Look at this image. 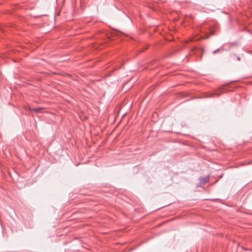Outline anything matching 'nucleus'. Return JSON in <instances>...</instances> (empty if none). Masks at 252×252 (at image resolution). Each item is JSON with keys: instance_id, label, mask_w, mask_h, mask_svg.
I'll return each instance as SVG.
<instances>
[{"instance_id": "nucleus-5", "label": "nucleus", "mask_w": 252, "mask_h": 252, "mask_svg": "<svg viewBox=\"0 0 252 252\" xmlns=\"http://www.w3.org/2000/svg\"><path fill=\"white\" fill-rule=\"evenodd\" d=\"M238 60H239V61H240V57H238Z\"/></svg>"}, {"instance_id": "nucleus-1", "label": "nucleus", "mask_w": 252, "mask_h": 252, "mask_svg": "<svg viewBox=\"0 0 252 252\" xmlns=\"http://www.w3.org/2000/svg\"><path fill=\"white\" fill-rule=\"evenodd\" d=\"M209 180V176H206L204 178H200L199 182L201 184H204L208 182Z\"/></svg>"}, {"instance_id": "nucleus-4", "label": "nucleus", "mask_w": 252, "mask_h": 252, "mask_svg": "<svg viewBox=\"0 0 252 252\" xmlns=\"http://www.w3.org/2000/svg\"><path fill=\"white\" fill-rule=\"evenodd\" d=\"M220 51V49H218L215 51H213V54H215L216 53Z\"/></svg>"}, {"instance_id": "nucleus-2", "label": "nucleus", "mask_w": 252, "mask_h": 252, "mask_svg": "<svg viewBox=\"0 0 252 252\" xmlns=\"http://www.w3.org/2000/svg\"><path fill=\"white\" fill-rule=\"evenodd\" d=\"M220 95V93H219L218 92L214 93H210L209 94H208L206 97H214L215 96H219Z\"/></svg>"}, {"instance_id": "nucleus-3", "label": "nucleus", "mask_w": 252, "mask_h": 252, "mask_svg": "<svg viewBox=\"0 0 252 252\" xmlns=\"http://www.w3.org/2000/svg\"><path fill=\"white\" fill-rule=\"evenodd\" d=\"M42 110L41 108H34L32 109V111H34L37 113H39L41 112Z\"/></svg>"}]
</instances>
